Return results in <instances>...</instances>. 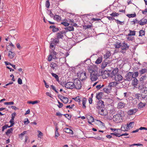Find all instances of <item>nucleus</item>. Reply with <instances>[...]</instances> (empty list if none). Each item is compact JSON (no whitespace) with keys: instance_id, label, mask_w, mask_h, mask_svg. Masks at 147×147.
Listing matches in <instances>:
<instances>
[{"instance_id":"obj_34","label":"nucleus","mask_w":147,"mask_h":147,"mask_svg":"<svg viewBox=\"0 0 147 147\" xmlns=\"http://www.w3.org/2000/svg\"><path fill=\"white\" fill-rule=\"evenodd\" d=\"M86 98H84L82 100V108L83 109H85L86 107L85 105L86 103Z\"/></svg>"},{"instance_id":"obj_2","label":"nucleus","mask_w":147,"mask_h":147,"mask_svg":"<svg viewBox=\"0 0 147 147\" xmlns=\"http://www.w3.org/2000/svg\"><path fill=\"white\" fill-rule=\"evenodd\" d=\"M98 76V72L93 71L90 74V79L92 81H95L97 80Z\"/></svg>"},{"instance_id":"obj_31","label":"nucleus","mask_w":147,"mask_h":147,"mask_svg":"<svg viewBox=\"0 0 147 147\" xmlns=\"http://www.w3.org/2000/svg\"><path fill=\"white\" fill-rule=\"evenodd\" d=\"M65 104L67 103L69 101V99L67 97L64 96L63 98V99L61 100Z\"/></svg>"},{"instance_id":"obj_57","label":"nucleus","mask_w":147,"mask_h":147,"mask_svg":"<svg viewBox=\"0 0 147 147\" xmlns=\"http://www.w3.org/2000/svg\"><path fill=\"white\" fill-rule=\"evenodd\" d=\"M51 88L54 90L57 93H58V92L55 89V87L53 85H52L51 86Z\"/></svg>"},{"instance_id":"obj_20","label":"nucleus","mask_w":147,"mask_h":147,"mask_svg":"<svg viewBox=\"0 0 147 147\" xmlns=\"http://www.w3.org/2000/svg\"><path fill=\"white\" fill-rule=\"evenodd\" d=\"M111 90V88L108 86L103 89L104 91L107 93H110Z\"/></svg>"},{"instance_id":"obj_6","label":"nucleus","mask_w":147,"mask_h":147,"mask_svg":"<svg viewBox=\"0 0 147 147\" xmlns=\"http://www.w3.org/2000/svg\"><path fill=\"white\" fill-rule=\"evenodd\" d=\"M132 72H129L126 75L125 77V80L130 81L132 80Z\"/></svg>"},{"instance_id":"obj_27","label":"nucleus","mask_w":147,"mask_h":147,"mask_svg":"<svg viewBox=\"0 0 147 147\" xmlns=\"http://www.w3.org/2000/svg\"><path fill=\"white\" fill-rule=\"evenodd\" d=\"M109 71H107L106 70H105L104 71L103 74L102 75V76L104 78H106L108 77H109V76H107V75L108 73H109Z\"/></svg>"},{"instance_id":"obj_54","label":"nucleus","mask_w":147,"mask_h":147,"mask_svg":"<svg viewBox=\"0 0 147 147\" xmlns=\"http://www.w3.org/2000/svg\"><path fill=\"white\" fill-rule=\"evenodd\" d=\"M61 24L65 26H68L69 25V23L66 22H63Z\"/></svg>"},{"instance_id":"obj_32","label":"nucleus","mask_w":147,"mask_h":147,"mask_svg":"<svg viewBox=\"0 0 147 147\" xmlns=\"http://www.w3.org/2000/svg\"><path fill=\"white\" fill-rule=\"evenodd\" d=\"M134 123L133 122H131L127 124V127L128 128H132L134 125Z\"/></svg>"},{"instance_id":"obj_4","label":"nucleus","mask_w":147,"mask_h":147,"mask_svg":"<svg viewBox=\"0 0 147 147\" xmlns=\"http://www.w3.org/2000/svg\"><path fill=\"white\" fill-rule=\"evenodd\" d=\"M113 120L116 123L120 122L122 120L121 115V114H118L113 116Z\"/></svg>"},{"instance_id":"obj_42","label":"nucleus","mask_w":147,"mask_h":147,"mask_svg":"<svg viewBox=\"0 0 147 147\" xmlns=\"http://www.w3.org/2000/svg\"><path fill=\"white\" fill-rule=\"evenodd\" d=\"M55 129H56V131H55V138H57V137L59 136V132H58V129L57 128V127H56L55 128Z\"/></svg>"},{"instance_id":"obj_63","label":"nucleus","mask_w":147,"mask_h":147,"mask_svg":"<svg viewBox=\"0 0 147 147\" xmlns=\"http://www.w3.org/2000/svg\"><path fill=\"white\" fill-rule=\"evenodd\" d=\"M30 122V121L28 119H25L24 123L25 124H28Z\"/></svg>"},{"instance_id":"obj_19","label":"nucleus","mask_w":147,"mask_h":147,"mask_svg":"<svg viewBox=\"0 0 147 147\" xmlns=\"http://www.w3.org/2000/svg\"><path fill=\"white\" fill-rule=\"evenodd\" d=\"M15 54L14 52L9 51L8 56L9 58L12 59L13 58Z\"/></svg>"},{"instance_id":"obj_41","label":"nucleus","mask_w":147,"mask_h":147,"mask_svg":"<svg viewBox=\"0 0 147 147\" xmlns=\"http://www.w3.org/2000/svg\"><path fill=\"white\" fill-rule=\"evenodd\" d=\"M138 74L139 73L138 71L135 72L134 74L132 73L133 78H136L138 76Z\"/></svg>"},{"instance_id":"obj_51","label":"nucleus","mask_w":147,"mask_h":147,"mask_svg":"<svg viewBox=\"0 0 147 147\" xmlns=\"http://www.w3.org/2000/svg\"><path fill=\"white\" fill-rule=\"evenodd\" d=\"M111 134L113 135L114 136H115L117 137H119L120 136V134L119 133H116V132H115L114 133H111Z\"/></svg>"},{"instance_id":"obj_33","label":"nucleus","mask_w":147,"mask_h":147,"mask_svg":"<svg viewBox=\"0 0 147 147\" xmlns=\"http://www.w3.org/2000/svg\"><path fill=\"white\" fill-rule=\"evenodd\" d=\"M102 57H99L98 58L95 62V63L96 64H99L102 61Z\"/></svg>"},{"instance_id":"obj_1","label":"nucleus","mask_w":147,"mask_h":147,"mask_svg":"<svg viewBox=\"0 0 147 147\" xmlns=\"http://www.w3.org/2000/svg\"><path fill=\"white\" fill-rule=\"evenodd\" d=\"M119 69L117 68H115L112 71L111 73H108L107 75V76H109V77L112 78L113 79V78L115 77L116 75H117L119 73L118 72Z\"/></svg>"},{"instance_id":"obj_46","label":"nucleus","mask_w":147,"mask_h":147,"mask_svg":"<svg viewBox=\"0 0 147 147\" xmlns=\"http://www.w3.org/2000/svg\"><path fill=\"white\" fill-rule=\"evenodd\" d=\"M146 76H142L140 79V82H143L144 80H146Z\"/></svg>"},{"instance_id":"obj_12","label":"nucleus","mask_w":147,"mask_h":147,"mask_svg":"<svg viewBox=\"0 0 147 147\" xmlns=\"http://www.w3.org/2000/svg\"><path fill=\"white\" fill-rule=\"evenodd\" d=\"M129 46L125 42L121 43V48L122 50H127L129 48Z\"/></svg>"},{"instance_id":"obj_29","label":"nucleus","mask_w":147,"mask_h":147,"mask_svg":"<svg viewBox=\"0 0 147 147\" xmlns=\"http://www.w3.org/2000/svg\"><path fill=\"white\" fill-rule=\"evenodd\" d=\"M27 133V131H24L22 133L19 135V138L21 140L23 139V137L24 134Z\"/></svg>"},{"instance_id":"obj_62","label":"nucleus","mask_w":147,"mask_h":147,"mask_svg":"<svg viewBox=\"0 0 147 147\" xmlns=\"http://www.w3.org/2000/svg\"><path fill=\"white\" fill-rule=\"evenodd\" d=\"M74 106V105L73 104L71 106L68 105L66 106V108H69V109H71L73 108V107Z\"/></svg>"},{"instance_id":"obj_11","label":"nucleus","mask_w":147,"mask_h":147,"mask_svg":"<svg viewBox=\"0 0 147 147\" xmlns=\"http://www.w3.org/2000/svg\"><path fill=\"white\" fill-rule=\"evenodd\" d=\"M74 84L72 82H68L65 84V86L67 89H72L74 88Z\"/></svg>"},{"instance_id":"obj_35","label":"nucleus","mask_w":147,"mask_h":147,"mask_svg":"<svg viewBox=\"0 0 147 147\" xmlns=\"http://www.w3.org/2000/svg\"><path fill=\"white\" fill-rule=\"evenodd\" d=\"M114 47L115 48H119L121 47V43L117 42L114 45Z\"/></svg>"},{"instance_id":"obj_56","label":"nucleus","mask_w":147,"mask_h":147,"mask_svg":"<svg viewBox=\"0 0 147 147\" xmlns=\"http://www.w3.org/2000/svg\"><path fill=\"white\" fill-rule=\"evenodd\" d=\"M4 104L5 105H12L14 104V102H6L4 103Z\"/></svg>"},{"instance_id":"obj_50","label":"nucleus","mask_w":147,"mask_h":147,"mask_svg":"<svg viewBox=\"0 0 147 147\" xmlns=\"http://www.w3.org/2000/svg\"><path fill=\"white\" fill-rule=\"evenodd\" d=\"M13 131V129L12 128H11L9 129H8L7 131L6 132V134L7 135L9 134L12 132Z\"/></svg>"},{"instance_id":"obj_37","label":"nucleus","mask_w":147,"mask_h":147,"mask_svg":"<svg viewBox=\"0 0 147 147\" xmlns=\"http://www.w3.org/2000/svg\"><path fill=\"white\" fill-rule=\"evenodd\" d=\"M51 74L54 77L56 80L57 81H59V78L58 76L56 74L52 73H51Z\"/></svg>"},{"instance_id":"obj_10","label":"nucleus","mask_w":147,"mask_h":147,"mask_svg":"<svg viewBox=\"0 0 147 147\" xmlns=\"http://www.w3.org/2000/svg\"><path fill=\"white\" fill-rule=\"evenodd\" d=\"M99 113L101 115L103 116H106L107 114V110L104 108H101L99 109Z\"/></svg>"},{"instance_id":"obj_3","label":"nucleus","mask_w":147,"mask_h":147,"mask_svg":"<svg viewBox=\"0 0 147 147\" xmlns=\"http://www.w3.org/2000/svg\"><path fill=\"white\" fill-rule=\"evenodd\" d=\"M77 76L82 81L85 80L86 78V74L85 72H79L77 73Z\"/></svg>"},{"instance_id":"obj_22","label":"nucleus","mask_w":147,"mask_h":147,"mask_svg":"<svg viewBox=\"0 0 147 147\" xmlns=\"http://www.w3.org/2000/svg\"><path fill=\"white\" fill-rule=\"evenodd\" d=\"M134 78L132 81V85L135 86L138 84V81L136 78Z\"/></svg>"},{"instance_id":"obj_43","label":"nucleus","mask_w":147,"mask_h":147,"mask_svg":"<svg viewBox=\"0 0 147 147\" xmlns=\"http://www.w3.org/2000/svg\"><path fill=\"white\" fill-rule=\"evenodd\" d=\"M139 36H142L145 35V31L143 30H140L139 31Z\"/></svg>"},{"instance_id":"obj_30","label":"nucleus","mask_w":147,"mask_h":147,"mask_svg":"<svg viewBox=\"0 0 147 147\" xmlns=\"http://www.w3.org/2000/svg\"><path fill=\"white\" fill-rule=\"evenodd\" d=\"M54 19L57 21H59L61 20V18L59 15H55L54 16Z\"/></svg>"},{"instance_id":"obj_49","label":"nucleus","mask_w":147,"mask_h":147,"mask_svg":"<svg viewBox=\"0 0 147 147\" xmlns=\"http://www.w3.org/2000/svg\"><path fill=\"white\" fill-rule=\"evenodd\" d=\"M119 14L116 12H113L111 14H110V15L113 17L117 16L119 15Z\"/></svg>"},{"instance_id":"obj_45","label":"nucleus","mask_w":147,"mask_h":147,"mask_svg":"<svg viewBox=\"0 0 147 147\" xmlns=\"http://www.w3.org/2000/svg\"><path fill=\"white\" fill-rule=\"evenodd\" d=\"M130 33L128 34V36H134L135 35L136 31H131L130 30Z\"/></svg>"},{"instance_id":"obj_5","label":"nucleus","mask_w":147,"mask_h":147,"mask_svg":"<svg viewBox=\"0 0 147 147\" xmlns=\"http://www.w3.org/2000/svg\"><path fill=\"white\" fill-rule=\"evenodd\" d=\"M74 88L76 89H80L82 87V85L81 82L78 79L75 80L74 82Z\"/></svg>"},{"instance_id":"obj_58","label":"nucleus","mask_w":147,"mask_h":147,"mask_svg":"<svg viewBox=\"0 0 147 147\" xmlns=\"http://www.w3.org/2000/svg\"><path fill=\"white\" fill-rule=\"evenodd\" d=\"M59 30V29L55 26L52 29V31L53 32H56Z\"/></svg>"},{"instance_id":"obj_61","label":"nucleus","mask_w":147,"mask_h":147,"mask_svg":"<svg viewBox=\"0 0 147 147\" xmlns=\"http://www.w3.org/2000/svg\"><path fill=\"white\" fill-rule=\"evenodd\" d=\"M9 122L11 123V125L10 126H9V127H12L14 124L15 123L14 121H12L10 120L9 121Z\"/></svg>"},{"instance_id":"obj_59","label":"nucleus","mask_w":147,"mask_h":147,"mask_svg":"<svg viewBox=\"0 0 147 147\" xmlns=\"http://www.w3.org/2000/svg\"><path fill=\"white\" fill-rule=\"evenodd\" d=\"M64 115L65 117L68 119H70L71 117V116L67 114H64Z\"/></svg>"},{"instance_id":"obj_55","label":"nucleus","mask_w":147,"mask_h":147,"mask_svg":"<svg viewBox=\"0 0 147 147\" xmlns=\"http://www.w3.org/2000/svg\"><path fill=\"white\" fill-rule=\"evenodd\" d=\"M9 126H8V125H4L2 127V131H4L5 129H7L8 127H9Z\"/></svg>"},{"instance_id":"obj_13","label":"nucleus","mask_w":147,"mask_h":147,"mask_svg":"<svg viewBox=\"0 0 147 147\" xmlns=\"http://www.w3.org/2000/svg\"><path fill=\"white\" fill-rule=\"evenodd\" d=\"M134 97L135 98L138 99L139 100H141L142 98H145L144 96H143L141 94H135Z\"/></svg>"},{"instance_id":"obj_16","label":"nucleus","mask_w":147,"mask_h":147,"mask_svg":"<svg viewBox=\"0 0 147 147\" xmlns=\"http://www.w3.org/2000/svg\"><path fill=\"white\" fill-rule=\"evenodd\" d=\"M63 131L66 133H70L71 135H73L74 134L73 131L70 129L67 128H65L63 129Z\"/></svg>"},{"instance_id":"obj_52","label":"nucleus","mask_w":147,"mask_h":147,"mask_svg":"<svg viewBox=\"0 0 147 147\" xmlns=\"http://www.w3.org/2000/svg\"><path fill=\"white\" fill-rule=\"evenodd\" d=\"M142 96H144L145 97L146 96H147V91H141Z\"/></svg>"},{"instance_id":"obj_38","label":"nucleus","mask_w":147,"mask_h":147,"mask_svg":"<svg viewBox=\"0 0 147 147\" xmlns=\"http://www.w3.org/2000/svg\"><path fill=\"white\" fill-rule=\"evenodd\" d=\"M53 41H52L51 42H52L53 43H54V44L58 43L59 42V39L57 38L55 39L53 38Z\"/></svg>"},{"instance_id":"obj_44","label":"nucleus","mask_w":147,"mask_h":147,"mask_svg":"<svg viewBox=\"0 0 147 147\" xmlns=\"http://www.w3.org/2000/svg\"><path fill=\"white\" fill-rule=\"evenodd\" d=\"M40 101L39 100H35L34 101H28V103L29 104H31L32 105H34L35 104H37Z\"/></svg>"},{"instance_id":"obj_28","label":"nucleus","mask_w":147,"mask_h":147,"mask_svg":"<svg viewBox=\"0 0 147 147\" xmlns=\"http://www.w3.org/2000/svg\"><path fill=\"white\" fill-rule=\"evenodd\" d=\"M125 105V104L123 102H119L118 105V107L119 108H123Z\"/></svg>"},{"instance_id":"obj_17","label":"nucleus","mask_w":147,"mask_h":147,"mask_svg":"<svg viewBox=\"0 0 147 147\" xmlns=\"http://www.w3.org/2000/svg\"><path fill=\"white\" fill-rule=\"evenodd\" d=\"M110 62L109 61L108 62H104L103 61L101 67L102 69H104L106 66H107L108 65H109V63H110Z\"/></svg>"},{"instance_id":"obj_9","label":"nucleus","mask_w":147,"mask_h":147,"mask_svg":"<svg viewBox=\"0 0 147 147\" xmlns=\"http://www.w3.org/2000/svg\"><path fill=\"white\" fill-rule=\"evenodd\" d=\"M104 107L105 105L104 102L102 100H99L97 104V108L99 109L101 108H104Z\"/></svg>"},{"instance_id":"obj_47","label":"nucleus","mask_w":147,"mask_h":147,"mask_svg":"<svg viewBox=\"0 0 147 147\" xmlns=\"http://www.w3.org/2000/svg\"><path fill=\"white\" fill-rule=\"evenodd\" d=\"M72 99L75 100L76 101L78 102H80V98L79 96H78L75 98H72Z\"/></svg>"},{"instance_id":"obj_14","label":"nucleus","mask_w":147,"mask_h":147,"mask_svg":"<svg viewBox=\"0 0 147 147\" xmlns=\"http://www.w3.org/2000/svg\"><path fill=\"white\" fill-rule=\"evenodd\" d=\"M137 111L138 109H130L128 111L127 114L129 115H131L134 114Z\"/></svg>"},{"instance_id":"obj_64","label":"nucleus","mask_w":147,"mask_h":147,"mask_svg":"<svg viewBox=\"0 0 147 147\" xmlns=\"http://www.w3.org/2000/svg\"><path fill=\"white\" fill-rule=\"evenodd\" d=\"M141 91H147V87L144 86L141 90Z\"/></svg>"},{"instance_id":"obj_53","label":"nucleus","mask_w":147,"mask_h":147,"mask_svg":"<svg viewBox=\"0 0 147 147\" xmlns=\"http://www.w3.org/2000/svg\"><path fill=\"white\" fill-rule=\"evenodd\" d=\"M46 7L48 8L50 6V3L49 0H47L46 1L45 3Z\"/></svg>"},{"instance_id":"obj_26","label":"nucleus","mask_w":147,"mask_h":147,"mask_svg":"<svg viewBox=\"0 0 147 147\" xmlns=\"http://www.w3.org/2000/svg\"><path fill=\"white\" fill-rule=\"evenodd\" d=\"M139 73L141 75H142L144 74L145 73L147 72V69L145 68H143L141 69L139 71Z\"/></svg>"},{"instance_id":"obj_40","label":"nucleus","mask_w":147,"mask_h":147,"mask_svg":"<svg viewBox=\"0 0 147 147\" xmlns=\"http://www.w3.org/2000/svg\"><path fill=\"white\" fill-rule=\"evenodd\" d=\"M126 16L129 18H134L136 16V14L135 13H134V14H127L126 15Z\"/></svg>"},{"instance_id":"obj_7","label":"nucleus","mask_w":147,"mask_h":147,"mask_svg":"<svg viewBox=\"0 0 147 147\" xmlns=\"http://www.w3.org/2000/svg\"><path fill=\"white\" fill-rule=\"evenodd\" d=\"M113 79L116 82H119L122 81L123 77L121 75L119 74L113 78Z\"/></svg>"},{"instance_id":"obj_21","label":"nucleus","mask_w":147,"mask_h":147,"mask_svg":"<svg viewBox=\"0 0 147 147\" xmlns=\"http://www.w3.org/2000/svg\"><path fill=\"white\" fill-rule=\"evenodd\" d=\"M145 103H143L141 102H140L138 104V108L139 109H141L144 108L146 105Z\"/></svg>"},{"instance_id":"obj_15","label":"nucleus","mask_w":147,"mask_h":147,"mask_svg":"<svg viewBox=\"0 0 147 147\" xmlns=\"http://www.w3.org/2000/svg\"><path fill=\"white\" fill-rule=\"evenodd\" d=\"M139 24L141 25H143L147 24V20L143 18L139 21Z\"/></svg>"},{"instance_id":"obj_8","label":"nucleus","mask_w":147,"mask_h":147,"mask_svg":"<svg viewBox=\"0 0 147 147\" xmlns=\"http://www.w3.org/2000/svg\"><path fill=\"white\" fill-rule=\"evenodd\" d=\"M56 53L54 51L51 53L48 58V61H50L52 59H55L56 58Z\"/></svg>"},{"instance_id":"obj_36","label":"nucleus","mask_w":147,"mask_h":147,"mask_svg":"<svg viewBox=\"0 0 147 147\" xmlns=\"http://www.w3.org/2000/svg\"><path fill=\"white\" fill-rule=\"evenodd\" d=\"M111 53L110 52L108 51L107 52L106 54L104 55V57L106 59H107L111 56Z\"/></svg>"},{"instance_id":"obj_60","label":"nucleus","mask_w":147,"mask_h":147,"mask_svg":"<svg viewBox=\"0 0 147 147\" xmlns=\"http://www.w3.org/2000/svg\"><path fill=\"white\" fill-rule=\"evenodd\" d=\"M18 82L19 84H22V80L20 78H18Z\"/></svg>"},{"instance_id":"obj_48","label":"nucleus","mask_w":147,"mask_h":147,"mask_svg":"<svg viewBox=\"0 0 147 147\" xmlns=\"http://www.w3.org/2000/svg\"><path fill=\"white\" fill-rule=\"evenodd\" d=\"M55 45L52 42L51 43L50 45V48L52 50H54L55 49Z\"/></svg>"},{"instance_id":"obj_39","label":"nucleus","mask_w":147,"mask_h":147,"mask_svg":"<svg viewBox=\"0 0 147 147\" xmlns=\"http://www.w3.org/2000/svg\"><path fill=\"white\" fill-rule=\"evenodd\" d=\"M57 66V65L56 64L53 62H52L50 65V66L53 69H54L55 67Z\"/></svg>"},{"instance_id":"obj_18","label":"nucleus","mask_w":147,"mask_h":147,"mask_svg":"<svg viewBox=\"0 0 147 147\" xmlns=\"http://www.w3.org/2000/svg\"><path fill=\"white\" fill-rule=\"evenodd\" d=\"M118 84V83L117 82H113L109 83L108 86L109 87H110V88H111V89H112V87H114Z\"/></svg>"},{"instance_id":"obj_24","label":"nucleus","mask_w":147,"mask_h":147,"mask_svg":"<svg viewBox=\"0 0 147 147\" xmlns=\"http://www.w3.org/2000/svg\"><path fill=\"white\" fill-rule=\"evenodd\" d=\"M103 97V93L100 92L97 94L96 96V98L98 100L101 99Z\"/></svg>"},{"instance_id":"obj_25","label":"nucleus","mask_w":147,"mask_h":147,"mask_svg":"<svg viewBox=\"0 0 147 147\" xmlns=\"http://www.w3.org/2000/svg\"><path fill=\"white\" fill-rule=\"evenodd\" d=\"M64 29L66 30V32L71 31L74 30V28L72 26L65 28Z\"/></svg>"},{"instance_id":"obj_23","label":"nucleus","mask_w":147,"mask_h":147,"mask_svg":"<svg viewBox=\"0 0 147 147\" xmlns=\"http://www.w3.org/2000/svg\"><path fill=\"white\" fill-rule=\"evenodd\" d=\"M63 32L61 31L57 33V38L59 39L60 38H62L63 37Z\"/></svg>"}]
</instances>
